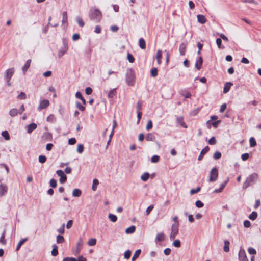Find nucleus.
<instances>
[{
  "label": "nucleus",
  "mask_w": 261,
  "mask_h": 261,
  "mask_svg": "<svg viewBox=\"0 0 261 261\" xmlns=\"http://www.w3.org/2000/svg\"><path fill=\"white\" fill-rule=\"evenodd\" d=\"M258 178V175L256 173H253L249 175L243 183L242 188L243 189H246L249 187L253 185L256 182Z\"/></svg>",
  "instance_id": "1"
},
{
  "label": "nucleus",
  "mask_w": 261,
  "mask_h": 261,
  "mask_svg": "<svg viewBox=\"0 0 261 261\" xmlns=\"http://www.w3.org/2000/svg\"><path fill=\"white\" fill-rule=\"evenodd\" d=\"M89 16L91 20L98 22L102 17V14L99 9L91 8L89 11Z\"/></svg>",
  "instance_id": "2"
},
{
  "label": "nucleus",
  "mask_w": 261,
  "mask_h": 261,
  "mask_svg": "<svg viewBox=\"0 0 261 261\" xmlns=\"http://www.w3.org/2000/svg\"><path fill=\"white\" fill-rule=\"evenodd\" d=\"M135 72L132 68H128L126 72L125 80L128 86H133L135 83Z\"/></svg>",
  "instance_id": "3"
},
{
  "label": "nucleus",
  "mask_w": 261,
  "mask_h": 261,
  "mask_svg": "<svg viewBox=\"0 0 261 261\" xmlns=\"http://www.w3.org/2000/svg\"><path fill=\"white\" fill-rule=\"evenodd\" d=\"M63 46L59 49L58 54L59 58H61L68 50V42L66 38L62 39Z\"/></svg>",
  "instance_id": "4"
},
{
  "label": "nucleus",
  "mask_w": 261,
  "mask_h": 261,
  "mask_svg": "<svg viewBox=\"0 0 261 261\" xmlns=\"http://www.w3.org/2000/svg\"><path fill=\"white\" fill-rule=\"evenodd\" d=\"M179 223H174L171 227V233L170 235V239L173 240L176 238V235L178 233Z\"/></svg>",
  "instance_id": "5"
},
{
  "label": "nucleus",
  "mask_w": 261,
  "mask_h": 261,
  "mask_svg": "<svg viewBox=\"0 0 261 261\" xmlns=\"http://www.w3.org/2000/svg\"><path fill=\"white\" fill-rule=\"evenodd\" d=\"M218 176V171L216 167L212 168L210 172V176L209 181L210 182H213L217 180Z\"/></svg>",
  "instance_id": "6"
},
{
  "label": "nucleus",
  "mask_w": 261,
  "mask_h": 261,
  "mask_svg": "<svg viewBox=\"0 0 261 261\" xmlns=\"http://www.w3.org/2000/svg\"><path fill=\"white\" fill-rule=\"evenodd\" d=\"M83 240L82 238H80L79 239L78 242L76 243L75 249L73 251V254L76 255L80 253L81 249L83 246Z\"/></svg>",
  "instance_id": "7"
},
{
  "label": "nucleus",
  "mask_w": 261,
  "mask_h": 261,
  "mask_svg": "<svg viewBox=\"0 0 261 261\" xmlns=\"http://www.w3.org/2000/svg\"><path fill=\"white\" fill-rule=\"evenodd\" d=\"M49 105V101L47 99H44L40 100L39 106L37 108V110L40 111L42 109H46Z\"/></svg>",
  "instance_id": "8"
},
{
  "label": "nucleus",
  "mask_w": 261,
  "mask_h": 261,
  "mask_svg": "<svg viewBox=\"0 0 261 261\" xmlns=\"http://www.w3.org/2000/svg\"><path fill=\"white\" fill-rule=\"evenodd\" d=\"M238 255L240 261H248L245 251L242 248L240 249Z\"/></svg>",
  "instance_id": "9"
},
{
  "label": "nucleus",
  "mask_w": 261,
  "mask_h": 261,
  "mask_svg": "<svg viewBox=\"0 0 261 261\" xmlns=\"http://www.w3.org/2000/svg\"><path fill=\"white\" fill-rule=\"evenodd\" d=\"M56 173L58 175V176L60 177V182L61 183L63 184L66 181L67 176L62 170H57L56 172Z\"/></svg>",
  "instance_id": "10"
},
{
  "label": "nucleus",
  "mask_w": 261,
  "mask_h": 261,
  "mask_svg": "<svg viewBox=\"0 0 261 261\" xmlns=\"http://www.w3.org/2000/svg\"><path fill=\"white\" fill-rule=\"evenodd\" d=\"M14 68H11L7 69L6 71V75L5 76V79H8V80H11L12 77L13 76L14 73Z\"/></svg>",
  "instance_id": "11"
},
{
  "label": "nucleus",
  "mask_w": 261,
  "mask_h": 261,
  "mask_svg": "<svg viewBox=\"0 0 261 261\" xmlns=\"http://www.w3.org/2000/svg\"><path fill=\"white\" fill-rule=\"evenodd\" d=\"M210 150V148L208 146L205 147L201 151L200 154L198 156V160L201 161L202 160L203 156L205 154Z\"/></svg>",
  "instance_id": "12"
},
{
  "label": "nucleus",
  "mask_w": 261,
  "mask_h": 261,
  "mask_svg": "<svg viewBox=\"0 0 261 261\" xmlns=\"http://www.w3.org/2000/svg\"><path fill=\"white\" fill-rule=\"evenodd\" d=\"M228 181H229V178L227 177V179L220 185V187L219 189H215L214 191V193L221 192L222 191V190H223V189L225 187L226 185H227V184L228 183Z\"/></svg>",
  "instance_id": "13"
},
{
  "label": "nucleus",
  "mask_w": 261,
  "mask_h": 261,
  "mask_svg": "<svg viewBox=\"0 0 261 261\" xmlns=\"http://www.w3.org/2000/svg\"><path fill=\"white\" fill-rule=\"evenodd\" d=\"M203 63V59L201 57H199L198 59L196 60L195 63V68L197 70H200L201 68L202 64Z\"/></svg>",
  "instance_id": "14"
},
{
  "label": "nucleus",
  "mask_w": 261,
  "mask_h": 261,
  "mask_svg": "<svg viewBox=\"0 0 261 261\" xmlns=\"http://www.w3.org/2000/svg\"><path fill=\"white\" fill-rule=\"evenodd\" d=\"M165 240V235L163 232H161L160 233H158L155 239V242L156 243H158V242H162L163 241Z\"/></svg>",
  "instance_id": "15"
},
{
  "label": "nucleus",
  "mask_w": 261,
  "mask_h": 261,
  "mask_svg": "<svg viewBox=\"0 0 261 261\" xmlns=\"http://www.w3.org/2000/svg\"><path fill=\"white\" fill-rule=\"evenodd\" d=\"M37 127V125L35 123H32L28 125L27 133L29 134L31 133Z\"/></svg>",
  "instance_id": "16"
},
{
  "label": "nucleus",
  "mask_w": 261,
  "mask_h": 261,
  "mask_svg": "<svg viewBox=\"0 0 261 261\" xmlns=\"http://www.w3.org/2000/svg\"><path fill=\"white\" fill-rule=\"evenodd\" d=\"M183 119H184L183 117H182V116H180V117L177 116L176 117V122H177V123L180 124L184 128H187V126L185 124V123L183 121Z\"/></svg>",
  "instance_id": "17"
},
{
  "label": "nucleus",
  "mask_w": 261,
  "mask_h": 261,
  "mask_svg": "<svg viewBox=\"0 0 261 261\" xmlns=\"http://www.w3.org/2000/svg\"><path fill=\"white\" fill-rule=\"evenodd\" d=\"M197 17L198 22L200 24H204L206 21L205 17L203 15L198 14L197 15Z\"/></svg>",
  "instance_id": "18"
},
{
  "label": "nucleus",
  "mask_w": 261,
  "mask_h": 261,
  "mask_svg": "<svg viewBox=\"0 0 261 261\" xmlns=\"http://www.w3.org/2000/svg\"><path fill=\"white\" fill-rule=\"evenodd\" d=\"M233 84L230 82H226L223 88V93H227L230 90L231 86Z\"/></svg>",
  "instance_id": "19"
},
{
  "label": "nucleus",
  "mask_w": 261,
  "mask_h": 261,
  "mask_svg": "<svg viewBox=\"0 0 261 261\" xmlns=\"http://www.w3.org/2000/svg\"><path fill=\"white\" fill-rule=\"evenodd\" d=\"M179 50L181 56L185 55L186 50V44L182 43L179 46Z\"/></svg>",
  "instance_id": "20"
},
{
  "label": "nucleus",
  "mask_w": 261,
  "mask_h": 261,
  "mask_svg": "<svg viewBox=\"0 0 261 261\" xmlns=\"http://www.w3.org/2000/svg\"><path fill=\"white\" fill-rule=\"evenodd\" d=\"M7 190L8 188L5 185L3 184L0 185V194L1 195H4L7 192Z\"/></svg>",
  "instance_id": "21"
},
{
  "label": "nucleus",
  "mask_w": 261,
  "mask_h": 261,
  "mask_svg": "<svg viewBox=\"0 0 261 261\" xmlns=\"http://www.w3.org/2000/svg\"><path fill=\"white\" fill-rule=\"evenodd\" d=\"M139 47L142 49H145L146 48V42L145 40L143 38H141L139 39Z\"/></svg>",
  "instance_id": "22"
},
{
  "label": "nucleus",
  "mask_w": 261,
  "mask_h": 261,
  "mask_svg": "<svg viewBox=\"0 0 261 261\" xmlns=\"http://www.w3.org/2000/svg\"><path fill=\"white\" fill-rule=\"evenodd\" d=\"M31 62V59H28L27 61V62L25 63V64L24 65V66L22 67V70L23 71V72L24 73H25L26 72V71L28 70V69L30 66Z\"/></svg>",
  "instance_id": "23"
},
{
  "label": "nucleus",
  "mask_w": 261,
  "mask_h": 261,
  "mask_svg": "<svg viewBox=\"0 0 261 261\" xmlns=\"http://www.w3.org/2000/svg\"><path fill=\"white\" fill-rule=\"evenodd\" d=\"M82 194V191L79 189H74L72 191V196L73 197H80Z\"/></svg>",
  "instance_id": "24"
},
{
  "label": "nucleus",
  "mask_w": 261,
  "mask_h": 261,
  "mask_svg": "<svg viewBox=\"0 0 261 261\" xmlns=\"http://www.w3.org/2000/svg\"><path fill=\"white\" fill-rule=\"evenodd\" d=\"M75 97L77 98L81 99L84 105H86V100L83 97V96L80 92L77 91L76 92Z\"/></svg>",
  "instance_id": "25"
},
{
  "label": "nucleus",
  "mask_w": 261,
  "mask_h": 261,
  "mask_svg": "<svg viewBox=\"0 0 261 261\" xmlns=\"http://www.w3.org/2000/svg\"><path fill=\"white\" fill-rule=\"evenodd\" d=\"M136 227L134 225H132L125 229V233L126 234H132L135 231Z\"/></svg>",
  "instance_id": "26"
},
{
  "label": "nucleus",
  "mask_w": 261,
  "mask_h": 261,
  "mask_svg": "<svg viewBox=\"0 0 261 261\" xmlns=\"http://www.w3.org/2000/svg\"><path fill=\"white\" fill-rule=\"evenodd\" d=\"M141 253V249H139L137 250L135 252V253L134 254V255L133 256V257L132 258V261H135L136 259H137V258L140 255Z\"/></svg>",
  "instance_id": "27"
},
{
  "label": "nucleus",
  "mask_w": 261,
  "mask_h": 261,
  "mask_svg": "<svg viewBox=\"0 0 261 261\" xmlns=\"http://www.w3.org/2000/svg\"><path fill=\"white\" fill-rule=\"evenodd\" d=\"M28 240V238H24L22 239L21 240L19 241V243H18L16 248V251H17L19 250L20 248L21 245L23 244Z\"/></svg>",
  "instance_id": "28"
},
{
  "label": "nucleus",
  "mask_w": 261,
  "mask_h": 261,
  "mask_svg": "<svg viewBox=\"0 0 261 261\" xmlns=\"http://www.w3.org/2000/svg\"><path fill=\"white\" fill-rule=\"evenodd\" d=\"M52 247L51 255L56 256L58 254V246L56 244H53Z\"/></svg>",
  "instance_id": "29"
},
{
  "label": "nucleus",
  "mask_w": 261,
  "mask_h": 261,
  "mask_svg": "<svg viewBox=\"0 0 261 261\" xmlns=\"http://www.w3.org/2000/svg\"><path fill=\"white\" fill-rule=\"evenodd\" d=\"M257 213L255 211L252 212L249 216V219L251 220H255L257 217Z\"/></svg>",
  "instance_id": "30"
},
{
  "label": "nucleus",
  "mask_w": 261,
  "mask_h": 261,
  "mask_svg": "<svg viewBox=\"0 0 261 261\" xmlns=\"http://www.w3.org/2000/svg\"><path fill=\"white\" fill-rule=\"evenodd\" d=\"M116 94V88L111 90L108 93V96L109 98H112Z\"/></svg>",
  "instance_id": "31"
},
{
  "label": "nucleus",
  "mask_w": 261,
  "mask_h": 261,
  "mask_svg": "<svg viewBox=\"0 0 261 261\" xmlns=\"http://www.w3.org/2000/svg\"><path fill=\"white\" fill-rule=\"evenodd\" d=\"M229 241L228 240L224 241V251L226 252H228L229 251Z\"/></svg>",
  "instance_id": "32"
},
{
  "label": "nucleus",
  "mask_w": 261,
  "mask_h": 261,
  "mask_svg": "<svg viewBox=\"0 0 261 261\" xmlns=\"http://www.w3.org/2000/svg\"><path fill=\"white\" fill-rule=\"evenodd\" d=\"M99 184V181L97 179H94L93 180V184L92 186V189L93 191H95L97 189V187Z\"/></svg>",
  "instance_id": "33"
},
{
  "label": "nucleus",
  "mask_w": 261,
  "mask_h": 261,
  "mask_svg": "<svg viewBox=\"0 0 261 261\" xmlns=\"http://www.w3.org/2000/svg\"><path fill=\"white\" fill-rule=\"evenodd\" d=\"M18 113V110L15 108L11 109L9 111V115L12 117L16 116Z\"/></svg>",
  "instance_id": "34"
},
{
  "label": "nucleus",
  "mask_w": 261,
  "mask_h": 261,
  "mask_svg": "<svg viewBox=\"0 0 261 261\" xmlns=\"http://www.w3.org/2000/svg\"><path fill=\"white\" fill-rule=\"evenodd\" d=\"M2 136L6 140H9L10 139L9 134L6 130H4L2 133Z\"/></svg>",
  "instance_id": "35"
},
{
  "label": "nucleus",
  "mask_w": 261,
  "mask_h": 261,
  "mask_svg": "<svg viewBox=\"0 0 261 261\" xmlns=\"http://www.w3.org/2000/svg\"><path fill=\"white\" fill-rule=\"evenodd\" d=\"M149 175L150 174H149V173L145 172L141 175V179L142 181H146L148 179Z\"/></svg>",
  "instance_id": "36"
},
{
  "label": "nucleus",
  "mask_w": 261,
  "mask_h": 261,
  "mask_svg": "<svg viewBox=\"0 0 261 261\" xmlns=\"http://www.w3.org/2000/svg\"><path fill=\"white\" fill-rule=\"evenodd\" d=\"M62 24L67 23V12L64 11L62 13Z\"/></svg>",
  "instance_id": "37"
},
{
  "label": "nucleus",
  "mask_w": 261,
  "mask_h": 261,
  "mask_svg": "<svg viewBox=\"0 0 261 261\" xmlns=\"http://www.w3.org/2000/svg\"><path fill=\"white\" fill-rule=\"evenodd\" d=\"M155 139V136L152 133H148L146 136V140L148 141H153Z\"/></svg>",
  "instance_id": "38"
},
{
  "label": "nucleus",
  "mask_w": 261,
  "mask_h": 261,
  "mask_svg": "<svg viewBox=\"0 0 261 261\" xmlns=\"http://www.w3.org/2000/svg\"><path fill=\"white\" fill-rule=\"evenodd\" d=\"M250 146L251 147H255L256 145V142L254 137H251L249 139Z\"/></svg>",
  "instance_id": "39"
},
{
  "label": "nucleus",
  "mask_w": 261,
  "mask_h": 261,
  "mask_svg": "<svg viewBox=\"0 0 261 261\" xmlns=\"http://www.w3.org/2000/svg\"><path fill=\"white\" fill-rule=\"evenodd\" d=\"M216 43L219 49L224 48V46L222 45V40L221 38H218L216 39Z\"/></svg>",
  "instance_id": "40"
},
{
  "label": "nucleus",
  "mask_w": 261,
  "mask_h": 261,
  "mask_svg": "<svg viewBox=\"0 0 261 261\" xmlns=\"http://www.w3.org/2000/svg\"><path fill=\"white\" fill-rule=\"evenodd\" d=\"M151 76L155 77L158 75V69L156 68H153L150 70Z\"/></svg>",
  "instance_id": "41"
},
{
  "label": "nucleus",
  "mask_w": 261,
  "mask_h": 261,
  "mask_svg": "<svg viewBox=\"0 0 261 261\" xmlns=\"http://www.w3.org/2000/svg\"><path fill=\"white\" fill-rule=\"evenodd\" d=\"M43 137L47 140H51L53 138L51 134L48 132L44 133L43 134Z\"/></svg>",
  "instance_id": "42"
},
{
  "label": "nucleus",
  "mask_w": 261,
  "mask_h": 261,
  "mask_svg": "<svg viewBox=\"0 0 261 261\" xmlns=\"http://www.w3.org/2000/svg\"><path fill=\"white\" fill-rule=\"evenodd\" d=\"M108 218L113 222H115L117 220V216L115 215L112 214H109L108 215Z\"/></svg>",
  "instance_id": "43"
},
{
  "label": "nucleus",
  "mask_w": 261,
  "mask_h": 261,
  "mask_svg": "<svg viewBox=\"0 0 261 261\" xmlns=\"http://www.w3.org/2000/svg\"><path fill=\"white\" fill-rule=\"evenodd\" d=\"M39 163L43 164L47 160V158L45 155H40L38 158Z\"/></svg>",
  "instance_id": "44"
},
{
  "label": "nucleus",
  "mask_w": 261,
  "mask_h": 261,
  "mask_svg": "<svg viewBox=\"0 0 261 261\" xmlns=\"http://www.w3.org/2000/svg\"><path fill=\"white\" fill-rule=\"evenodd\" d=\"M76 20L78 23V24L81 27H84L85 23L82 20V19L80 17H77L76 18Z\"/></svg>",
  "instance_id": "45"
},
{
  "label": "nucleus",
  "mask_w": 261,
  "mask_h": 261,
  "mask_svg": "<svg viewBox=\"0 0 261 261\" xmlns=\"http://www.w3.org/2000/svg\"><path fill=\"white\" fill-rule=\"evenodd\" d=\"M221 157V153L219 151H216L213 155V158L216 160H219Z\"/></svg>",
  "instance_id": "46"
},
{
  "label": "nucleus",
  "mask_w": 261,
  "mask_h": 261,
  "mask_svg": "<svg viewBox=\"0 0 261 261\" xmlns=\"http://www.w3.org/2000/svg\"><path fill=\"white\" fill-rule=\"evenodd\" d=\"M96 239L95 238H92L89 240L88 242V244L89 246H92L96 244Z\"/></svg>",
  "instance_id": "47"
},
{
  "label": "nucleus",
  "mask_w": 261,
  "mask_h": 261,
  "mask_svg": "<svg viewBox=\"0 0 261 261\" xmlns=\"http://www.w3.org/2000/svg\"><path fill=\"white\" fill-rule=\"evenodd\" d=\"M5 230L4 231L2 234L1 235L0 237V243H1L3 244H6V240L5 239Z\"/></svg>",
  "instance_id": "48"
},
{
  "label": "nucleus",
  "mask_w": 261,
  "mask_h": 261,
  "mask_svg": "<svg viewBox=\"0 0 261 261\" xmlns=\"http://www.w3.org/2000/svg\"><path fill=\"white\" fill-rule=\"evenodd\" d=\"M46 120L48 122H51V123H54L55 122V118L54 115L53 114L49 115L47 117Z\"/></svg>",
  "instance_id": "49"
},
{
  "label": "nucleus",
  "mask_w": 261,
  "mask_h": 261,
  "mask_svg": "<svg viewBox=\"0 0 261 261\" xmlns=\"http://www.w3.org/2000/svg\"><path fill=\"white\" fill-rule=\"evenodd\" d=\"M17 99H25L27 98L26 94L23 92H21L17 96Z\"/></svg>",
  "instance_id": "50"
},
{
  "label": "nucleus",
  "mask_w": 261,
  "mask_h": 261,
  "mask_svg": "<svg viewBox=\"0 0 261 261\" xmlns=\"http://www.w3.org/2000/svg\"><path fill=\"white\" fill-rule=\"evenodd\" d=\"M131 254H132L131 251L129 250H127L124 252V257L125 259H128L130 258Z\"/></svg>",
  "instance_id": "51"
},
{
  "label": "nucleus",
  "mask_w": 261,
  "mask_h": 261,
  "mask_svg": "<svg viewBox=\"0 0 261 261\" xmlns=\"http://www.w3.org/2000/svg\"><path fill=\"white\" fill-rule=\"evenodd\" d=\"M201 190V188L200 187H197L196 189H192L191 190H190V194L191 195H193L194 194H196L198 192H199Z\"/></svg>",
  "instance_id": "52"
},
{
  "label": "nucleus",
  "mask_w": 261,
  "mask_h": 261,
  "mask_svg": "<svg viewBox=\"0 0 261 261\" xmlns=\"http://www.w3.org/2000/svg\"><path fill=\"white\" fill-rule=\"evenodd\" d=\"M76 107L79 109V110L81 111H84L85 109V107L82 106L79 101L76 102Z\"/></svg>",
  "instance_id": "53"
},
{
  "label": "nucleus",
  "mask_w": 261,
  "mask_h": 261,
  "mask_svg": "<svg viewBox=\"0 0 261 261\" xmlns=\"http://www.w3.org/2000/svg\"><path fill=\"white\" fill-rule=\"evenodd\" d=\"M160 160V156L157 155H154L152 156L151 161L152 163H155L159 162Z\"/></svg>",
  "instance_id": "54"
},
{
  "label": "nucleus",
  "mask_w": 261,
  "mask_h": 261,
  "mask_svg": "<svg viewBox=\"0 0 261 261\" xmlns=\"http://www.w3.org/2000/svg\"><path fill=\"white\" fill-rule=\"evenodd\" d=\"M64 238L63 237V236H61V235H58L57 236V242L58 243H62L63 242H64Z\"/></svg>",
  "instance_id": "55"
},
{
  "label": "nucleus",
  "mask_w": 261,
  "mask_h": 261,
  "mask_svg": "<svg viewBox=\"0 0 261 261\" xmlns=\"http://www.w3.org/2000/svg\"><path fill=\"white\" fill-rule=\"evenodd\" d=\"M84 146L83 144H80L77 145V151L79 153H82L84 151Z\"/></svg>",
  "instance_id": "56"
},
{
  "label": "nucleus",
  "mask_w": 261,
  "mask_h": 261,
  "mask_svg": "<svg viewBox=\"0 0 261 261\" xmlns=\"http://www.w3.org/2000/svg\"><path fill=\"white\" fill-rule=\"evenodd\" d=\"M173 245L177 248H179L181 246V243L179 240H175L173 242Z\"/></svg>",
  "instance_id": "57"
},
{
  "label": "nucleus",
  "mask_w": 261,
  "mask_h": 261,
  "mask_svg": "<svg viewBox=\"0 0 261 261\" xmlns=\"http://www.w3.org/2000/svg\"><path fill=\"white\" fill-rule=\"evenodd\" d=\"M49 184H50V187H51L52 188H56L57 186L56 180H55L54 178H52L51 179H50V180L49 181Z\"/></svg>",
  "instance_id": "58"
},
{
  "label": "nucleus",
  "mask_w": 261,
  "mask_h": 261,
  "mask_svg": "<svg viewBox=\"0 0 261 261\" xmlns=\"http://www.w3.org/2000/svg\"><path fill=\"white\" fill-rule=\"evenodd\" d=\"M127 59L130 63H133L135 61L133 56L129 53H127Z\"/></svg>",
  "instance_id": "59"
},
{
  "label": "nucleus",
  "mask_w": 261,
  "mask_h": 261,
  "mask_svg": "<svg viewBox=\"0 0 261 261\" xmlns=\"http://www.w3.org/2000/svg\"><path fill=\"white\" fill-rule=\"evenodd\" d=\"M152 121L151 120H149L148 121V122H147V125H146V129L147 130H150V129H151L152 128Z\"/></svg>",
  "instance_id": "60"
},
{
  "label": "nucleus",
  "mask_w": 261,
  "mask_h": 261,
  "mask_svg": "<svg viewBox=\"0 0 261 261\" xmlns=\"http://www.w3.org/2000/svg\"><path fill=\"white\" fill-rule=\"evenodd\" d=\"M248 253L251 255H255L256 254L255 249L252 247L248 248Z\"/></svg>",
  "instance_id": "61"
},
{
  "label": "nucleus",
  "mask_w": 261,
  "mask_h": 261,
  "mask_svg": "<svg viewBox=\"0 0 261 261\" xmlns=\"http://www.w3.org/2000/svg\"><path fill=\"white\" fill-rule=\"evenodd\" d=\"M216 143V140L215 137H212L208 140V144L210 145H215Z\"/></svg>",
  "instance_id": "62"
},
{
  "label": "nucleus",
  "mask_w": 261,
  "mask_h": 261,
  "mask_svg": "<svg viewBox=\"0 0 261 261\" xmlns=\"http://www.w3.org/2000/svg\"><path fill=\"white\" fill-rule=\"evenodd\" d=\"M195 205L198 208H201L203 206V203L200 200H197L195 202Z\"/></svg>",
  "instance_id": "63"
},
{
  "label": "nucleus",
  "mask_w": 261,
  "mask_h": 261,
  "mask_svg": "<svg viewBox=\"0 0 261 261\" xmlns=\"http://www.w3.org/2000/svg\"><path fill=\"white\" fill-rule=\"evenodd\" d=\"M63 261H76V259L74 257H67L63 258Z\"/></svg>",
  "instance_id": "64"
}]
</instances>
